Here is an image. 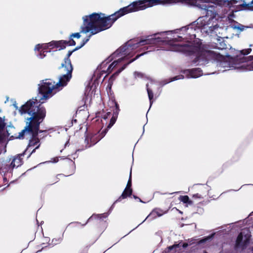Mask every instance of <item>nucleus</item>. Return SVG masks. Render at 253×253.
Masks as SVG:
<instances>
[{"instance_id":"obj_31","label":"nucleus","mask_w":253,"mask_h":253,"mask_svg":"<svg viewBox=\"0 0 253 253\" xmlns=\"http://www.w3.org/2000/svg\"><path fill=\"white\" fill-rule=\"evenodd\" d=\"M112 114H113V113H111V112H107L106 113H105V114H104L103 115H102L101 117L102 119L106 120L108 118H110L111 117H112Z\"/></svg>"},{"instance_id":"obj_42","label":"nucleus","mask_w":253,"mask_h":253,"mask_svg":"<svg viewBox=\"0 0 253 253\" xmlns=\"http://www.w3.org/2000/svg\"><path fill=\"white\" fill-rule=\"evenodd\" d=\"M226 48V44L224 42H220V46L218 48L220 49H224Z\"/></svg>"},{"instance_id":"obj_15","label":"nucleus","mask_w":253,"mask_h":253,"mask_svg":"<svg viewBox=\"0 0 253 253\" xmlns=\"http://www.w3.org/2000/svg\"><path fill=\"white\" fill-rule=\"evenodd\" d=\"M78 49H79V48L78 47V46H77L73 50L68 51L66 56L64 59V62L61 64V66L59 68V69L63 68V67H73L70 57L74 51Z\"/></svg>"},{"instance_id":"obj_16","label":"nucleus","mask_w":253,"mask_h":253,"mask_svg":"<svg viewBox=\"0 0 253 253\" xmlns=\"http://www.w3.org/2000/svg\"><path fill=\"white\" fill-rule=\"evenodd\" d=\"M81 32L79 33H72L70 35L69 41L65 40L66 46H74L76 45V42L73 40V38L80 39L81 37Z\"/></svg>"},{"instance_id":"obj_1","label":"nucleus","mask_w":253,"mask_h":253,"mask_svg":"<svg viewBox=\"0 0 253 253\" xmlns=\"http://www.w3.org/2000/svg\"><path fill=\"white\" fill-rule=\"evenodd\" d=\"M37 99L32 98L27 101L19 109L20 114H27L29 117L26 119V126L19 132L17 138L23 139L28 134L30 136L28 147L34 146L40 142L38 136L39 133L46 132V130L40 129V126L46 115V110Z\"/></svg>"},{"instance_id":"obj_43","label":"nucleus","mask_w":253,"mask_h":253,"mask_svg":"<svg viewBox=\"0 0 253 253\" xmlns=\"http://www.w3.org/2000/svg\"><path fill=\"white\" fill-rule=\"evenodd\" d=\"M98 215H92L91 216H90L88 219V220H87V221L85 222V223L84 225H85L88 221H89L91 220H92L93 218H98Z\"/></svg>"},{"instance_id":"obj_33","label":"nucleus","mask_w":253,"mask_h":253,"mask_svg":"<svg viewBox=\"0 0 253 253\" xmlns=\"http://www.w3.org/2000/svg\"><path fill=\"white\" fill-rule=\"evenodd\" d=\"M42 51L45 52H50V50L47 51L49 48L48 43L42 44Z\"/></svg>"},{"instance_id":"obj_39","label":"nucleus","mask_w":253,"mask_h":253,"mask_svg":"<svg viewBox=\"0 0 253 253\" xmlns=\"http://www.w3.org/2000/svg\"><path fill=\"white\" fill-rule=\"evenodd\" d=\"M44 51L41 50L40 51H39V54L38 55V56L40 58H44L45 56V54H44Z\"/></svg>"},{"instance_id":"obj_18","label":"nucleus","mask_w":253,"mask_h":253,"mask_svg":"<svg viewBox=\"0 0 253 253\" xmlns=\"http://www.w3.org/2000/svg\"><path fill=\"white\" fill-rule=\"evenodd\" d=\"M126 57V56H124V57L118 59L117 60L114 61L109 65L106 71L102 70V72L104 73H108V74H110L111 73L113 69L118 65V64L122 62Z\"/></svg>"},{"instance_id":"obj_25","label":"nucleus","mask_w":253,"mask_h":253,"mask_svg":"<svg viewBox=\"0 0 253 253\" xmlns=\"http://www.w3.org/2000/svg\"><path fill=\"white\" fill-rule=\"evenodd\" d=\"M179 200L180 201L185 204H192V201L189 200V197L187 195L180 196L179 197Z\"/></svg>"},{"instance_id":"obj_37","label":"nucleus","mask_w":253,"mask_h":253,"mask_svg":"<svg viewBox=\"0 0 253 253\" xmlns=\"http://www.w3.org/2000/svg\"><path fill=\"white\" fill-rule=\"evenodd\" d=\"M179 247V244H174L172 246H169L168 248V252L174 249L177 248Z\"/></svg>"},{"instance_id":"obj_41","label":"nucleus","mask_w":253,"mask_h":253,"mask_svg":"<svg viewBox=\"0 0 253 253\" xmlns=\"http://www.w3.org/2000/svg\"><path fill=\"white\" fill-rule=\"evenodd\" d=\"M194 26H195V25L191 24V25H188L187 26L185 27L184 28L187 31H188L189 29H194V30H195V29L194 27Z\"/></svg>"},{"instance_id":"obj_2","label":"nucleus","mask_w":253,"mask_h":253,"mask_svg":"<svg viewBox=\"0 0 253 253\" xmlns=\"http://www.w3.org/2000/svg\"><path fill=\"white\" fill-rule=\"evenodd\" d=\"M131 12H133V10L130 4L109 16H106L102 13H93L89 15L84 16L83 18L84 21L81 27V33L86 34L90 32V34L83 40L78 47L80 49L88 42L92 35L109 29L119 18Z\"/></svg>"},{"instance_id":"obj_9","label":"nucleus","mask_w":253,"mask_h":253,"mask_svg":"<svg viewBox=\"0 0 253 253\" xmlns=\"http://www.w3.org/2000/svg\"><path fill=\"white\" fill-rule=\"evenodd\" d=\"M251 237V235L249 232L245 234L244 231L240 233L236 240L235 249L245 250L250 243Z\"/></svg>"},{"instance_id":"obj_26","label":"nucleus","mask_w":253,"mask_h":253,"mask_svg":"<svg viewBox=\"0 0 253 253\" xmlns=\"http://www.w3.org/2000/svg\"><path fill=\"white\" fill-rule=\"evenodd\" d=\"M157 211L156 210H153L151 212V213L147 216V217L146 218V219H145V220H147V219H154L155 218H156L157 216V215L156 213L157 212Z\"/></svg>"},{"instance_id":"obj_21","label":"nucleus","mask_w":253,"mask_h":253,"mask_svg":"<svg viewBox=\"0 0 253 253\" xmlns=\"http://www.w3.org/2000/svg\"><path fill=\"white\" fill-rule=\"evenodd\" d=\"M28 148H27V149L26 150V151L25 152H26L28 150ZM25 153V152H24V153L21 154L20 155H19L17 156H15L14 158V162H15V164L16 165V167H18L22 165L23 161H22V159L21 158V156H23L24 155Z\"/></svg>"},{"instance_id":"obj_45","label":"nucleus","mask_w":253,"mask_h":253,"mask_svg":"<svg viewBox=\"0 0 253 253\" xmlns=\"http://www.w3.org/2000/svg\"><path fill=\"white\" fill-rule=\"evenodd\" d=\"M213 234L211 235V236H210V237H207V238H205V239H204L200 241V242H201V243L205 242H206V241L208 240L209 239H210L211 238L213 237Z\"/></svg>"},{"instance_id":"obj_19","label":"nucleus","mask_w":253,"mask_h":253,"mask_svg":"<svg viewBox=\"0 0 253 253\" xmlns=\"http://www.w3.org/2000/svg\"><path fill=\"white\" fill-rule=\"evenodd\" d=\"M240 62H247V66H249V70H253V56H250L247 57H243L241 58Z\"/></svg>"},{"instance_id":"obj_22","label":"nucleus","mask_w":253,"mask_h":253,"mask_svg":"<svg viewBox=\"0 0 253 253\" xmlns=\"http://www.w3.org/2000/svg\"><path fill=\"white\" fill-rule=\"evenodd\" d=\"M202 71L199 68L192 69L189 73L191 76L194 78H197L201 74H202Z\"/></svg>"},{"instance_id":"obj_8","label":"nucleus","mask_w":253,"mask_h":253,"mask_svg":"<svg viewBox=\"0 0 253 253\" xmlns=\"http://www.w3.org/2000/svg\"><path fill=\"white\" fill-rule=\"evenodd\" d=\"M63 68L66 72V74L61 76L58 82L55 83L56 86L59 91L67 84L72 77L73 67H63Z\"/></svg>"},{"instance_id":"obj_13","label":"nucleus","mask_w":253,"mask_h":253,"mask_svg":"<svg viewBox=\"0 0 253 253\" xmlns=\"http://www.w3.org/2000/svg\"><path fill=\"white\" fill-rule=\"evenodd\" d=\"M241 2L242 3L235 5L236 11L240 10L253 11V0L248 3H247L244 0H241Z\"/></svg>"},{"instance_id":"obj_34","label":"nucleus","mask_w":253,"mask_h":253,"mask_svg":"<svg viewBox=\"0 0 253 253\" xmlns=\"http://www.w3.org/2000/svg\"><path fill=\"white\" fill-rule=\"evenodd\" d=\"M192 197L194 199H202L204 198L203 194L196 193L193 195Z\"/></svg>"},{"instance_id":"obj_30","label":"nucleus","mask_w":253,"mask_h":253,"mask_svg":"<svg viewBox=\"0 0 253 253\" xmlns=\"http://www.w3.org/2000/svg\"><path fill=\"white\" fill-rule=\"evenodd\" d=\"M5 123L4 120L0 117V132L2 131L4 128Z\"/></svg>"},{"instance_id":"obj_3","label":"nucleus","mask_w":253,"mask_h":253,"mask_svg":"<svg viewBox=\"0 0 253 253\" xmlns=\"http://www.w3.org/2000/svg\"><path fill=\"white\" fill-rule=\"evenodd\" d=\"M200 1L205 2V0H139L130 3L133 12L144 10L147 8L159 4H171L177 3L190 6H197L201 8V13L204 16L213 15L212 9L213 7L206 4H201Z\"/></svg>"},{"instance_id":"obj_38","label":"nucleus","mask_w":253,"mask_h":253,"mask_svg":"<svg viewBox=\"0 0 253 253\" xmlns=\"http://www.w3.org/2000/svg\"><path fill=\"white\" fill-rule=\"evenodd\" d=\"M155 210H156L157 211V212L156 213L157 215V216H162L164 213H165L166 212H163L162 210H161V209H155Z\"/></svg>"},{"instance_id":"obj_58","label":"nucleus","mask_w":253,"mask_h":253,"mask_svg":"<svg viewBox=\"0 0 253 253\" xmlns=\"http://www.w3.org/2000/svg\"><path fill=\"white\" fill-rule=\"evenodd\" d=\"M252 250L253 251V247H252Z\"/></svg>"},{"instance_id":"obj_55","label":"nucleus","mask_w":253,"mask_h":253,"mask_svg":"<svg viewBox=\"0 0 253 253\" xmlns=\"http://www.w3.org/2000/svg\"><path fill=\"white\" fill-rule=\"evenodd\" d=\"M95 242V240H94L92 242V243L91 244H93Z\"/></svg>"},{"instance_id":"obj_6","label":"nucleus","mask_w":253,"mask_h":253,"mask_svg":"<svg viewBox=\"0 0 253 253\" xmlns=\"http://www.w3.org/2000/svg\"><path fill=\"white\" fill-rule=\"evenodd\" d=\"M58 91L56 86L55 82L50 79H46L42 81L41 84H39V92L42 95L41 99H47Z\"/></svg>"},{"instance_id":"obj_5","label":"nucleus","mask_w":253,"mask_h":253,"mask_svg":"<svg viewBox=\"0 0 253 253\" xmlns=\"http://www.w3.org/2000/svg\"><path fill=\"white\" fill-rule=\"evenodd\" d=\"M181 39H182L181 37H178L177 38H174L172 41H168V50L181 52L188 55H191L200 50V47L199 46L193 45L190 42L186 44L175 43V42L179 41Z\"/></svg>"},{"instance_id":"obj_52","label":"nucleus","mask_w":253,"mask_h":253,"mask_svg":"<svg viewBox=\"0 0 253 253\" xmlns=\"http://www.w3.org/2000/svg\"><path fill=\"white\" fill-rule=\"evenodd\" d=\"M3 138H2V136L1 134H0V141H1L2 140Z\"/></svg>"},{"instance_id":"obj_32","label":"nucleus","mask_w":253,"mask_h":253,"mask_svg":"<svg viewBox=\"0 0 253 253\" xmlns=\"http://www.w3.org/2000/svg\"><path fill=\"white\" fill-rule=\"evenodd\" d=\"M251 51H252L251 48L245 49L242 50L241 51V53L243 55H248L251 52Z\"/></svg>"},{"instance_id":"obj_56","label":"nucleus","mask_w":253,"mask_h":253,"mask_svg":"<svg viewBox=\"0 0 253 253\" xmlns=\"http://www.w3.org/2000/svg\"><path fill=\"white\" fill-rule=\"evenodd\" d=\"M204 253H208L206 251H204Z\"/></svg>"},{"instance_id":"obj_28","label":"nucleus","mask_w":253,"mask_h":253,"mask_svg":"<svg viewBox=\"0 0 253 253\" xmlns=\"http://www.w3.org/2000/svg\"><path fill=\"white\" fill-rule=\"evenodd\" d=\"M69 169L71 170V171L67 173L68 175H70L73 174L75 170V165L74 163L71 162L70 165L68 166Z\"/></svg>"},{"instance_id":"obj_49","label":"nucleus","mask_w":253,"mask_h":253,"mask_svg":"<svg viewBox=\"0 0 253 253\" xmlns=\"http://www.w3.org/2000/svg\"><path fill=\"white\" fill-rule=\"evenodd\" d=\"M188 243H183V245H182V247H183V248H186V247H188Z\"/></svg>"},{"instance_id":"obj_54","label":"nucleus","mask_w":253,"mask_h":253,"mask_svg":"<svg viewBox=\"0 0 253 253\" xmlns=\"http://www.w3.org/2000/svg\"><path fill=\"white\" fill-rule=\"evenodd\" d=\"M3 180H4V181H7L6 178H5V177H4V178H3Z\"/></svg>"},{"instance_id":"obj_47","label":"nucleus","mask_w":253,"mask_h":253,"mask_svg":"<svg viewBox=\"0 0 253 253\" xmlns=\"http://www.w3.org/2000/svg\"><path fill=\"white\" fill-rule=\"evenodd\" d=\"M218 27V26L217 25V24H216L215 25L213 26V27H210V28L211 29V32L213 31L214 29H217Z\"/></svg>"},{"instance_id":"obj_53","label":"nucleus","mask_w":253,"mask_h":253,"mask_svg":"<svg viewBox=\"0 0 253 253\" xmlns=\"http://www.w3.org/2000/svg\"><path fill=\"white\" fill-rule=\"evenodd\" d=\"M229 16H234V13H232V14H229Z\"/></svg>"},{"instance_id":"obj_10","label":"nucleus","mask_w":253,"mask_h":253,"mask_svg":"<svg viewBox=\"0 0 253 253\" xmlns=\"http://www.w3.org/2000/svg\"><path fill=\"white\" fill-rule=\"evenodd\" d=\"M145 50H148L150 48L149 51H151V46H145L143 47ZM147 51H145L144 53H141L140 54L137 55L135 58L130 60L127 63L125 64L121 68L119 69L116 72H115L113 75H112L109 79V84L111 86L112 84H113V82L116 79V77L119 75V74L123 71L128 65L130 64L131 63L133 62L135 60H136L137 59H138L140 56L143 55L144 53H147Z\"/></svg>"},{"instance_id":"obj_29","label":"nucleus","mask_w":253,"mask_h":253,"mask_svg":"<svg viewBox=\"0 0 253 253\" xmlns=\"http://www.w3.org/2000/svg\"><path fill=\"white\" fill-rule=\"evenodd\" d=\"M131 184H132V183H131V170H130L129 179H128V180L127 181L126 186V187L129 188V189H132L131 188Z\"/></svg>"},{"instance_id":"obj_7","label":"nucleus","mask_w":253,"mask_h":253,"mask_svg":"<svg viewBox=\"0 0 253 253\" xmlns=\"http://www.w3.org/2000/svg\"><path fill=\"white\" fill-rule=\"evenodd\" d=\"M110 128H108L107 126V127L102 130L100 134L95 133L86 135L84 139V147L79 150H83L95 145L105 135Z\"/></svg>"},{"instance_id":"obj_51","label":"nucleus","mask_w":253,"mask_h":253,"mask_svg":"<svg viewBox=\"0 0 253 253\" xmlns=\"http://www.w3.org/2000/svg\"><path fill=\"white\" fill-rule=\"evenodd\" d=\"M133 198L134 199H139V201L140 202H142V201L141 200V199H140L139 198L137 197L136 196L133 195Z\"/></svg>"},{"instance_id":"obj_27","label":"nucleus","mask_w":253,"mask_h":253,"mask_svg":"<svg viewBox=\"0 0 253 253\" xmlns=\"http://www.w3.org/2000/svg\"><path fill=\"white\" fill-rule=\"evenodd\" d=\"M113 57H114L112 56V57L110 59H107L106 60H105V61L102 62L100 64V65H99L98 68L99 67L100 70L103 69L104 68H105L107 64H108L110 62H111L112 61V60L113 59Z\"/></svg>"},{"instance_id":"obj_14","label":"nucleus","mask_w":253,"mask_h":253,"mask_svg":"<svg viewBox=\"0 0 253 253\" xmlns=\"http://www.w3.org/2000/svg\"><path fill=\"white\" fill-rule=\"evenodd\" d=\"M65 40L52 41L48 43L49 48L52 49L54 48H59V50L64 49L66 48Z\"/></svg>"},{"instance_id":"obj_40","label":"nucleus","mask_w":253,"mask_h":253,"mask_svg":"<svg viewBox=\"0 0 253 253\" xmlns=\"http://www.w3.org/2000/svg\"><path fill=\"white\" fill-rule=\"evenodd\" d=\"M183 78H184L183 75H178V76H176L174 77V78H173L171 81H175V80H179V79H183Z\"/></svg>"},{"instance_id":"obj_44","label":"nucleus","mask_w":253,"mask_h":253,"mask_svg":"<svg viewBox=\"0 0 253 253\" xmlns=\"http://www.w3.org/2000/svg\"><path fill=\"white\" fill-rule=\"evenodd\" d=\"M134 75L135 76V77H143V74L140 72H134Z\"/></svg>"},{"instance_id":"obj_20","label":"nucleus","mask_w":253,"mask_h":253,"mask_svg":"<svg viewBox=\"0 0 253 253\" xmlns=\"http://www.w3.org/2000/svg\"><path fill=\"white\" fill-rule=\"evenodd\" d=\"M65 175L63 174H58L55 176H52L49 178L48 183H49L50 185H53L55 183H57L59 181L60 179V177H63Z\"/></svg>"},{"instance_id":"obj_4","label":"nucleus","mask_w":253,"mask_h":253,"mask_svg":"<svg viewBox=\"0 0 253 253\" xmlns=\"http://www.w3.org/2000/svg\"><path fill=\"white\" fill-rule=\"evenodd\" d=\"M161 38H152L150 39H147L145 40H140L135 44H131V42H128L125 45L121 46L115 52H114L112 56L118 57L122 55H125L128 54L129 49H133L134 48L138 47L139 45H145L147 44H155L158 42H161Z\"/></svg>"},{"instance_id":"obj_12","label":"nucleus","mask_w":253,"mask_h":253,"mask_svg":"<svg viewBox=\"0 0 253 253\" xmlns=\"http://www.w3.org/2000/svg\"><path fill=\"white\" fill-rule=\"evenodd\" d=\"M115 108L113 109L112 117L111 118L109 124L108 125V128H111L116 123L120 111L119 105L118 102L114 100Z\"/></svg>"},{"instance_id":"obj_35","label":"nucleus","mask_w":253,"mask_h":253,"mask_svg":"<svg viewBox=\"0 0 253 253\" xmlns=\"http://www.w3.org/2000/svg\"><path fill=\"white\" fill-rule=\"evenodd\" d=\"M230 167V164L228 162L223 164L221 167V172H222L224 170L227 169Z\"/></svg>"},{"instance_id":"obj_57","label":"nucleus","mask_w":253,"mask_h":253,"mask_svg":"<svg viewBox=\"0 0 253 253\" xmlns=\"http://www.w3.org/2000/svg\"><path fill=\"white\" fill-rule=\"evenodd\" d=\"M237 28H238V29H239L242 30V29H240L239 27H238Z\"/></svg>"},{"instance_id":"obj_36","label":"nucleus","mask_w":253,"mask_h":253,"mask_svg":"<svg viewBox=\"0 0 253 253\" xmlns=\"http://www.w3.org/2000/svg\"><path fill=\"white\" fill-rule=\"evenodd\" d=\"M42 44H37L36 46H35V51H40L41 50L42 51Z\"/></svg>"},{"instance_id":"obj_50","label":"nucleus","mask_w":253,"mask_h":253,"mask_svg":"<svg viewBox=\"0 0 253 253\" xmlns=\"http://www.w3.org/2000/svg\"><path fill=\"white\" fill-rule=\"evenodd\" d=\"M199 60V57L198 56H197L195 59L193 60V62L194 63H196Z\"/></svg>"},{"instance_id":"obj_48","label":"nucleus","mask_w":253,"mask_h":253,"mask_svg":"<svg viewBox=\"0 0 253 253\" xmlns=\"http://www.w3.org/2000/svg\"><path fill=\"white\" fill-rule=\"evenodd\" d=\"M40 146V144H39L34 149H33L32 150V151L29 154V157H30L32 153H34L35 152V151H36V149L39 148Z\"/></svg>"},{"instance_id":"obj_46","label":"nucleus","mask_w":253,"mask_h":253,"mask_svg":"<svg viewBox=\"0 0 253 253\" xmlns=\"http://www.w3.org/2000/svg\"><path fill=\"white\" fill-rule=\"evenodd\" d=\"M58 160H59V159H58V157H55V158H52L50 162H51L52 163H57L58 161Z\"/></svg>"},{"instance_id":"obj_23","label":"nucleus","mask_w":253,"mask_h":253,"mask_svg":"<svg viewBox=\"0 0 253 253\" xmlns=\"http://www.w3.org/2000/svg\"><path fill=\"white\" fill-rule=\"evenodd\" d=\"M146 88L151 106L153 102L154 93L152 90L148 87V84H146Z\"/></svg>"},{"instance_id":"obj_11","label":"nucleus","mask_w":253,"mask_h":253,"mask_svg":"<svg viewBox=\"0 0 253 253\" xmlns=\"http://www.w3.org/2000/svg\"><path fill=\"white\" fill-rule=\"evenodd\" d=\"M214 1H217V4L219 5L226 6L230 8L234 7L235 5L240 2L236 0H205L206 2H213Z\"/></svg>"},{"instance_id":"obj_24","label":"nucleus","mask_w":253,"mask_h":253,"mask_svg":"<svg viewBox=\"0 0 253 253\" xmlns=\"http://www.w3.org/2000/svg\"><path fill=\"white\" fill-rule=\"evenodd\" d=\"M16 167V165L15 164V162H14L13 159L12 162H11L10 164L6 165L4 169H5V172H11L13 170V169Z\"/></svg>"},{"instance_id":"obj_17","label":"nucleus","mask_w":253,"mask_h":253,"mask_svg":"<svg viewBox=\"0 0 253 253\" xmlns=\"http://www.w3.org/2000/svg\"><path fill=\"white\" fill-rule=\"evenodd\" d=\"M132 193V189L125 188L124 191L123 192L121 195L118 198V199L114 203L113 206L116 203L121 201L122 199H126L128 197H130Z\"/></svg>"}]
</instances>
